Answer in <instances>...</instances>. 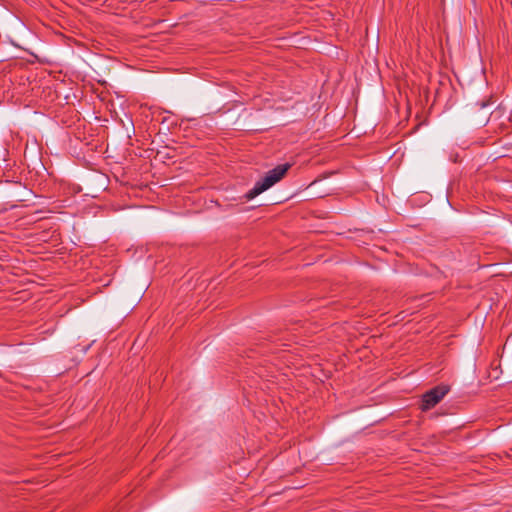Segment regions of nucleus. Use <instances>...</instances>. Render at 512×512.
<instances>
[{
    "instance_id": "7ed1b4c3",
    "label": "nucleus",
    "mask_w": 512,
    "mask_h": 512,
    "mask_svg": "<svg viewBox=\"0 0 512 512\" xmlns=\"http://www.w3.org/2000/svg\"><path fill=\"white\" fill-rule=\"evenodd\" d=\"M126 251L129 253L140 254V255L154 253L152 246H144V245H138L135 247L132 246L131 248H128Z\"/></svg>"
},
{
    "instance_id": "f257e3e1",
    "label": "nucleus",
    "mask_w": 512,
    "mask_h": 512,
    "mask_svg": "<svg viewBox=\"0 0 512 512\" xmlns=\"http://www.w3.org/2000/svg\"><path fill=\"white\" fill-rule=\"evenodd\" d=\"M291 168V164L285 163L276 166L275 168L269 170L266 175L258 180L252 189H250L245 194L246 200H252L264 191L271 188L273 185H275L277 182H279L287 173V171Z\"/></svg>"
},
{
    "instance_id": "f03ea898",
    "label": "nucleus",
    "mask_w": 512,
    "mask_h": 512,
    "mask_svg": "<svg viewBox=\"0 0 512 512\" xmlns=\"http://www.w3.org/2000/svg\"><path fill=\"white\" fill-rule=\"evenodd\" d=\"M449 391L448 385L441 384L425 392L422 396L421 410L428 411L435 407Z\"/></svg>"
}]
</instances>
